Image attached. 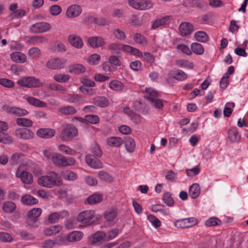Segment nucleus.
Wrapping results in <instances>:
<instances>
[{"label":"nucleus","instance_id":"45","mask_svg":"<svg viewBox=\"0 0 248 248\" xmlns=\"http://www.w3.org/2000/svg\"><path fill=\"white\" fill-rule=\"evenodd\" d=\"M145 93L146 98L149 100V97L155 98L159 97L160 93L154 88L148 87L145 89Z\"/></svg>","mask_w":248,"mask_h":248},{"label":"nucleus","instance_id":"39","mask_svg":"<svg viewBox=\"0 0 248 248\" xmlns=\"http://www.w3.org/2000/svg\"><path fill=\"white\" fill-rule=\"evenodd\" d=\"M63 155L58 153H54L52 155L51 162L56 166L62 167Z\"/></svg>","mask_w":248,"mask_h":248},{"label":"nucleus","instance_id":"20","mask_svg":"<svg viewBox=\"0 0 248 248\" xmlns=\"http://www.w3.org/2000/svg\"><path fill=\"white\" fill-rule=\"evenodd\" d=\"M89 241L91 244H96L101 241H105L104 232L97 231L92 234L88 238Z\"/></svg>","mask_w":248,"mask_h":248},{"label":"nucleus","instance_id":"47","mask_svg":"<svg viewBox=\"0 0 248 248\" xmlns=\"http://www.w3.org/2000/svg\"><path fill=\"white\" fill-rule=\"evenodd\" d=\"M42 209L40 208H34L30 210L28 213V217L30 219L38 217L42 213Z\"/></svg>","mask_w":248,"mask_h":248},{"label":"nucleus","instance_id":"30","mask_svg":"<svg viewBox=\"0 0 248 248\" xmlns=\"http://www.w3.org/2000/svg\"><path fill=\"white\" fill-rule=\"evenodd\" d=\"M85 67L82 64H76L69 67V72L72 74H79L85 72Z\"/></svg>","mask_w":248,"mask_h":248},{"label":"nucleus","instance_id":"11","mask_svg":"<svg viewBox=\"0 0 248 248\" xmlns=\"http://www.w3.org/2000/svg\"><path fill=\"white\" fill-rule=\"evenodd\" d=\"M81 7L77 4L70 5L67 9L65 16L69 18H74L79 16L82 12Z\"/></svg>","mask_w":248,"mask_h":248},{"label":"nucleus","instance_id":"33","mask_svg":"<svg viewBox=\"0 0 248 248\" xmlns=\"http://www.w3.org/2000/svg\"><path fill=\"white\" fill-rule=\"evenodd\" d=\"M61 229L62 227L60 225L51 226L45 229L44 232L46 235L50 236L56 234L60 232Z\"/></svg>","mask_w":248,"mask_h":248},{"label":"nucleus","instance_id":"27","mask_svg":"<svg viewBox=\"0 0 248 248\" xmlns=\"http://www.w3.org/2000/svg\"><path fill=\"white\" fill-rule=\"evenodd\" d=\"M107 144L112 147H118L124 143L123 140L117 137H111L107 139Z\"/></svg>","mask_w":248,"mask_h":248},{"label":"nucleus","instance_id":"56","mask_svg":"<svg viewBox=\"0 0 248 248\" xmlns=\"http://www.w3.org/2000/svg\"><path fill=\"white\" fill-rule=\"evenodd\" d=\"M58 150L60 152L64 153L67 155H74L76 154L75 151L64 144L59 145L58 146Z\"/></svg>","mask_w":248,"mask_h":248},{"label":"nucleus","instance_id":"9","mask_svg":"<svg viewBox=\"0 0 248 248\" xmlns=\"http://www.w3.org/2000/svg\"><path fill=\"white\" fill-rule=\"evenodd\" d=\"M51 28L50 25L46 22H41L32 24L30 28L33 33H41L48 31Z\"/></svg>","mask_w":248,"mask_h":248},{"label":"nucleus","instance_id":"31","mask_svg":"<svg viewBox=\"0 0 248 248\" xmlns=\"http://www.w3.org/2000/svg\"><path fill=\"white\" fill-rule=\"evenodd\" d=\"M61 174L64 180L69 181H75L78 178L77 174L70 170L62 171Z\"/></svg>","mask_w":248,"mask_h":248},{"label":"nucleus","instance_id":"18","mask_svg":"<svg viewBox=\"0 0 248 248\" xmlns=\"http://www.w3.org/2000/svg\"><path fill=\"white\" fill-rule=\"evenodd\" d=\"M55 134V130L51 128H40L36 132V135L38 137L44 139L51 138Z\"/></svg>","mask_w":248,"mask_h":248},{"label":"nucleus","instance_id":"1","mask_svg":"<svg viewBox=\"0 0 248 248\" xmlns=\"http://www.w3.org/2000/svg\"><path fill=\"white\" fill-rule=\"evenodd\" d=\"M37 183L42 186L50 188L61 186L62 184V179L56 172L51 171L39 178Z\"/></svg>","mask_w":248,"mask_h":248},{"label":"nucleus","instance_id":"40","mask_svg":"<svg viewBox=\"0 0 248 248\" xmlns=\"http://www.w3.org/2000/svg\"><path fill=\"white\" fill-rule=\"evenodd\" d=\"M202 0H183L182 4L186 8H191L193 7H199L201 5Z\"/></svg>","mask_w":248,"mask_h":248},{"label":"nucleus","instance_id":"5","mask_svg":"<svg viewBox=\"0 0 248 248\" xmlns=\"http://www.w3.org/2000/svg\"><path fill=\"white\" fill-rule=\"evenodd\" d=\"M118 212L115 208L107 209L103 214L105 227L114 225L117 220Z\"/></svg>","mask_w":248,"mask_h":248},{"label":"nucleus","instance_id":"19","mask_svg":"<svg viewBox=\"0 0 248 248\" xmlns=\"http://www.w3.org/2000/svg\"><path fill=\"white\" fill-rule=\"evenodd\" d=\"M228 137L232 143H238L241 140V135L236 127H232L228 131Z\"/></svg>","mask_w":248,"mask_h":248},{"label":"nucleus","instance_id":"57","mask_svg":"<svg viewBox=\"0 0 248 248\" xmlns=\"http://www.w3.org/2000/svg\"><path fill=\"white\" fill-rule=\"evenodd\" d=\"M147 218L153 227L155 228L160 227L161 225V221L159 219L153 215H148Z\"/></svg>","mask_w":248,"mask_h":248},{"label":"nucleus","instance_id":"2","mask_svg":"<svg viewBox=\"0 0 248 248\" xmlns=\"http://www.w3.org/2000/svg\"><path fill=\"white\" fill-rule=\"evenodd\" d=\"M78 133L77 129L73 125L66 124L62 126L60 138L63 141H68L77 136Z\"/></svg>","mask_w":248,"mask_h":248},{"label":"nucleus","instance_id":"4","mask_svg":"<svg viewBox=\"0 0 248 248\" xmlns=\"http://www.w3.org/2000/svg\"><path fill=\"white\" fill-rule=\"evenodd\" d=\"M129 6L134 9L144 11L152 8L153 2L150 0H128Z\"/></svg>","mask_w":248,"mask_h":248},{"label":"nucleus","instance_id":"34","mask_svg":"<svg viewBox=\"0 0 248 248\" xmlns=\"http://www.w3.org/2000/svg\"><path fill=\"white\" fill-rule=\"evenodd\" d=\"M16 124L19 126L30 127L33 125L32 121L25 118H18L16 119Z\"/></svg>","mask_w":248,"mask_h":248},{"label":"nucleus","instance_id":"16","mask_svg":"<svg viewBox=\"0 0 248 248\" xmlns=\"http://www.w3.org/2000/svg\"><path fill=\"white\" fill-rule=\"evenodd\" d=\"M180 35L185 36L190 34L193 31V27L191 24L187 22H184L180 24L179 27Z\"/></svg>","mask_w":248,"mask_h":248},{"label":"nucleus","instance_id":"13","mask_svg":"<svg viewBox=\"0 0 248 248\" xmlns=\"http://www.w3.org/2000/svg\"><path fill=\"white\" fill-rule=\"evenodd\" d=\"M86 162L91 168L99 169L103 168V164L94 155H88L86 156Z\"/></svg>","mask_w":248,"mask_h":248},{"label":"nucleus","instance_id":"10","mask_svg":"<svg viewBox=\"0 0 248 248\" xmlns=\"http://www.w3.org/2000/svg\"><path fill=\"white\" fill-rule=\"evenodd\" d=\"M3 109L9 114L18 117L26 116L29 113L26 109L16 107H4Z\"/></svg>","mask_w":248,"mask_h":248},{"label":"nucleus","instance_id":"63","mask_svg":"<svg viewBox=\"0 0 248 248\" xmlns=\"http://www.w3.org/2000/svg\"><path fill=\"white\" fill-rule=\"evenodd\" d=\"M165 203L169 206H172L174 204V201L170 192H166L163 197Z\"/></svg>","mask_w":248,"mask_h":248},{"label":"nucleus","instance_id":"51","mask_svg":"<svg viewBox=\"0 0 248 248\" xmlns=\"http://www.w3.org/2000/svg\"><path fill=\"white\" fill-rule=\"evenodd\" d=\"M133 39L136 43H138L141 46H144L147 44V42L145 38L140 33H135L134 35Z\"/></svg>","mask_w":248,"mask_h":248},{"label":"nucleus","instance_id":"8","mask_svg":"<svg viewBox=\"0 0 248 248\" xmlns=\"http://www.w3.org/2000/svg\"><path fill=\"white\" fill-rule=\"evenodd\" d=\"M15 136L19 139L24 140H30L34 138V134L30 129L25 128H18L15 132Z\"/></svg>","mask_w":248,"mask_h":248},{"label":"nucleus","instance_id":"61","mask_svg":"<svg viewBox=\"0 0 248 248\" xmlns=\"http://www.w3.org/2000/svg\"><path fill=\"white\" fill-rule=\"evenodd\" d=\"M25 15V11L20 9H18L14 12H11L9 15V17L11 19H16L23 17Z\"/></svg>","mask_w":248,"mask_h":248},{"label":"nucleus","instance_id":"60","mask_svg":"<svg viewBox=\"0 0 248 248\" xmlns=\"http://www.w3.org/2000/svg\"><path fill=\"white\" fill-rule=\"evenodd\" d=\"M49 11L51 15L56 16L61 13L62 11V8L59 5L55 4L49 7Z\"/></svg>","mask_w":248,"mask_h":248},{"label":"nucleus","instance_id":"25","mask_svg":"<svg viewBox=\"0 0 248 248\" xmlns=\"http://www.w3.org/2000/svg\"><path fill=\"white\" fill-rule=\"evenodd\" d=\"M124 85L121 81L116 79L113 80L109 83V87L114 92H122L124 90Z\"/></svg>","mask_w":248,"mask_h":248},{"label":"nucleus","instance_id":"46","mask_svg":"<svg viewBox=\"0 0 248 248\" xmlns=\"http://www.w3.org/2000/svg\"><path fill=\"white\" fill-rule=\"evenodd\" d=\"M125 147L127 152L132 153L135 148V142L131 138H128L125 141Z\"/></svg>","mask_w":248,"mask_h":248},{"label":"nucleus","instance_id":"54","mask_svg":"<svg viewBox=\"0 0 248 248\" xmlns=\"http://www.w3.org/2000/svg\"><path fill=\"white\" fill-rule=\"evenodd\" d=\"M100 59L99 54H93L88 57L87 62L91 65H97L99 63Z\"/></svg>","mask_w":248,"mask_h":248},{"label":"nucleus","instance_id":"43","mask_svg":"<svg viewBox=\"0 0 248 248\" xmlns=\"http://www.w3.org/2000/svg\"><path fill=\"white\" fill-rule=\"evenodd\" d=\"M194 38L198 42H206L208 40L207 34L203 31L196 32L194 35Z\"/></svg>","mask_w":248,"mask_h":248},{"label":"nucleus","instance_id":"41","mask_svg":"<svg viewBox=\"0 0 248 248\" xmlns=\"http://www.w3.org/2000/svg\"><path fill=\"white\" fill-rule=\"evenodd\" d=\"M93 103L100 107H106L108 105V100L103 96H97L93 99Z\"/></svg>","mask_w":248,"mask_h":248},{"label":"nucleus","instance_id":"38","mask_svg":"<svg viewBox=\"0 0 248 248\" xmlns=\"http://www.w3.org/2000/svg\"><path fill=\"white\" fill-rule=\"evenodd\" d=\"M21 202L26 205H33L38 203V200L31 195L26 194L22 197Z\"/></svg>","mask_w":248,"mask_h":248},{"label":"nucleus","instance_id":"7","mask_svg":"<svg viewBox=\"0 0 248 248\" xmlns=\"http://www.w3.org/2000/svg\"><path fill=\"white\" fill-rule=\"evenodd\" d=\"M66 60L58 57H52L46 63V66L50 69H61L66 64Z\"/></svg>","mask_w":248,"mask_h":248},{"label":"nucleus","instance_id":"44","mask_svg":"<svg viewBox=\"0 0 248 248\" xmlns=\"http://www.w3.org/2000/svg\"><path fill=\"white\" fill-rule=\"evenodd\" d=\"M28 56L32 60L38 59L41 56V51L37 47L31 48L28 51Z\"/></svg>","mask_w":248,"mask_h":248},{"label":"nucleus","instance_id":"42","mask_svg":"<svg viewBox=\"0 0 248 248\" xmlns=\"http://www.w3.org/2000/svg\"><path fill=\"white\" fill-rule=\"evenodd\" d=\"M16 208V204L11 201H7L3 203L2 209L3 211L7 213L13 212Z\"/></svg>","mask_w":248,"mask_h":248},{"label":"nucleus","instance_id":"36","mask_svg":"<svg viewBox=\"0 0 248 248\" xmlns=\"http://www.w3.org/2000/svg\"><path fill=\"white\" fill-rule=\"evenodd\" d=\"M103 200V196L99 193H95L90 196L87 199V202L90 204H94L100 202Z\"/></svg>","mask_w":248,"mask_h":248},{"label":"nucleus","instance_id":"22","mask_svg":"<svg viewBox=\"0 0 248 248\" xmlns=\"http://www.w3.org/2000/svg\"><path fill=\"white\" fill-rule=\"evenodd\" d=\"M68 216V212L63 210L60 212H54L48 217V220L51 223L57 222L60 218H62Z\"/></svg>","mask_w":248,"mask_h":248},{"label":"nucleus","instance_id":"55","mask_svg":"<svg viewBox=\"0 0 248 248\" xmlns=\"http://www.w3.org/2000/svg\"><path fill=\"white\" fill-rule=\"evenodd\" d=\"M70 76L66 74H59L53 76V79L57 82L60 83L65 82L70 79Z\"/></svg>","mask_w":248,"mask_h":248},{"label":"nucleus","instance_id":"15","mask_svg":"<svg viewBox=\"0 0 248 248\" xmlns=\"http://www.w3.org/2000/svg\"><path fill=\"white\" fill-rule=\"evenodd\" d=\"M55 194L59 199H64L70 202L73 201V195L68 189L60 188L56 191Z\"/></svg>","mask_w":248,"mask_h":248},{"label":"nucleus","instance_id":"17","mask_svg":"<svg viewBox=\"0 0 248 248\" xmlns=\"http://www.w3.org/2000/svg\"><path fill=\"white\" fill-rule=\"evenodd\" d=\"M68 40L70 45L76 48H81L83 46L82 39L78 35H69L68 37Z\"/></svg>","mask_w":248,"mask_h":248},{"label":"nucleus","instance_id":"59","mask_svg":"<svg viewBox=\"0 0 248 248\" xmlns=\"http://www.w3.org/2000/svg\"><path fill=\"white\" fill-rule=\"evenodd\" d=\"M220 223V220L216 217H210L205 222V225L207 227L217 226Z\"/></svg>","mask_w":248,"mask_h":248},{"label":"nucleus","instance_id":"14","mask_svg":"<svg viewBox=\"0 0 248 248\" xmlns=\"http://www.w3.org/2000/svg\"><path fill=\"white\" fill-rule=\"evenodd\" d=\"M88 44L93 48H98L105 44L104 39L101 36H92L87 39Z\"/></svg>","mask_w":248,"mask_h":248},{"label":"nucleus","instance_id":"24","mask_svg":"<svg viewBox=\"0 0 248 248\" xmlns=\"http://www.w3.org/2000/svg\"><path fill=\"white\" fill-rule=\"evenodd\" d=\"M149 102L151 107L157 110H161L165 101L163 100L155 98H149Z\"/></svg>","mask_w":248,"mask_h":248},{"label":"nucleus","instance_id":"12","mask_svg":"<svg viewBox=\"0 0 248 248\" xmlns=\"http://www.w3.org/2000/svg\"><path fill=\"white\" fill-rule=\"evenodd\" d=\"M16 176L20 178L21 181L25 184H30L33 182L32 174L26 171H22L19 167L16 172Z\"/></svg>","mask_w":248,"mask_h":248},{"label":"nucleus","instance_id":"50","mask_svg":"<svg viewBox=\"0 0 248 248\" xmlns=\"http://www.w3.org/2000/svg\"><path fill=\"white\" fill-rule=\"evenodd\" d=\"M112 32L114 37L119 40H124L126 38L124 31L120 29H115Z\"/></svg>","mask_w":248,"mask_h":248},{"label":"nucleus","instance_id":"64","mask_svg":"<svg viewBox=\"0 0 248 248\" xmlns=\"http://www.w3.org/2000/svg\"><path fill=\"white\" fill-rule=\"evenodd\" d=\"M60 112L63 114H71L75 113L77 111L74 107L68 106L61 108Z\"/></svg>","mask_w":248,"mask_h":248},{"label":"nucleus","instance_id":"26","mask_svg":"<svg viewBox=\"0 0 248 248\" xmlns=\"http://www.w3.org/2000/svg\"><path fill=\"white\" fill-rule=\"evenodd\" d=\"M11 60L17 63H24L26 61V56L20 52H15L10 54Z\"/></svg>","mask_w":248,"mask_h":248},{"label":"nucleus","instance_id":"58","mask_svg":"<svg viewBox=\"0 0 248 248\" xmlns=\"http://www.w3.org/2000/svg\"><path fill=\"white\" fill-rule=\"evenodd\" d=\"M13 240V237L9 233L0 232V241L2 242L10 243Z\"/></svg>","mask_w":248,"mask_h":248},{"label":"nucleus","instance_id":"28","mask_svg":"<svg viewBox=\"0 0 248 248\" xmlns=\"http://www.w3.org/2000/svg\"><path fill=\"white\" fill-rule=\"evenodd\" d=\"M120 231L118 228H113L107 232H104L105 241H109L115 238L120 233Z\"/></svg>","mask_w":248,"mask_h":248},{"label":"nucleus","instance_id":"29","mask_svg":"<svg viewBox=\"0 0 248 248\" xmlns=\"http://www.w3.org/2000/svg\"><path fill=\"white\" fill-rule=\"evenodd\" d=\"M26 100L30 105L36 107L44 108L46 106V104L45 102L33 97H28Z\"/></svg>","mask_w":248,"mask_h":248},{"label":"nucleus","instance_id":"6","mask_svg":"<svg viewBox=\"0 0 248 248\" xmlns=\"http://www.w3.org/2000/svg\"><path fill=\"white\" fill-rule=\"evenodd\" d=\"M17 83L28 88H37L42 85L40 80L33 77L22 78L17 81Z\"/></svg>","mask_w":248,"mask_h":248},{"label":"nucleus","instance_id":"52","mask_svg":"<svg viewBox=\"0 0 248 248\" xmlns=\"http://www.w3.org/2000/svg\"><path fill=\"white\" fill-rule=\"evenodd\" d=\"M235 104L233 102H228L226 104L223 110V114L225 117H229L232 112V108L234 107Z\"/></svg>","mask_w":248,"mask_h":248},{"label":"nucleus","instance_id":"21","mask_svg":"<svg viewBox=\"0 0 248 248\" xmlns=\"http://www.w3.org/2000/svg\"><path fill=\"white\" fill-rule=\"evenodd\" d=\"M171 19V16H166L156 19L152 24V28L155 29L160 26L168 25Z\"/></svg>","mask_w":248,"mask_h":248},{"label":"nucleus","instance_id":"37","mask_svg":"<svg viewBox=\"0 0 248 248\" xmlns=\"http://www.w3.org/2000/svg\"><path fill=\"white\" fill-rule=\"evenodd\" d=\"M191 51L196 55H201L204 52V48L202 46L198 43H193L190 46Z\"/></svg>","mask_w":248,"mask_h":248},{"label":"nucleus","instance_id":"49","mask_svg":"<svg viewBox=\"0 0 248 248\" xmlns=\"http://www.w3.org/2000/svg\"><path fill=\"white\" fill-rule=\"evenodd\" d=\"M78 223L77 217L76 218H70L65 222V226L66 228L69 229L76 228L79 226Z\"/></svg>","mask_w":248,"mask_h":248},{"label":"nucleus","instance_id":"32","mask_svg":"<svg viewBox=\"0 0 248 248\" xmlns=\"http://www.w3.org/2000/svg\"><path fill=\"white\" fill-rule=\"evenodd\" d=\"M201 191L199 185L195 183L192 184L189 189V195L193 199H195L199 196Z\"/></svg>","mask_w":248,"mask_h":248},{"label":"nucleus","instance_id":"53","mask_svg":"<svg viewBox=\"0 0 248 248\" xmlns=\"http://www.w3.org/2000/svg\"><path fill=\"white\" fill-rule=\"evenodd\" d=\"M176 48L178 51L182 52L187 55L190 56L192 55V52L191 50L189 48L188 46L184 44H178Z\"/></svg>","mask_w":248,"mask_h":248},{"label":"nucleus","instance_id":"62","mask_svg":"<svg viewBox=\"0 0 248 248\" xmlns=\"http://www.w3.org/2000/svg\"><path fill=\"white\" fill-rule=\"evenodd\" d=\"M98 175L100 178L103 181H105L107 182H111L113 180L112 177L105 171H99L98 172Z\"/></svg>","mask_w":248,"mask_h":248},{"label":"nucleus","instance_id":"48","mask_svg":"<svg viewBox=\"0 0 248 248\" xmlns=\"http://www.w3.org/2000/svg\"><path fill=\"white\" fill-rule=\"evenodd\" d=\"M46 41V38L43 36H35L31 37L28 42L33 45H38L39 44L44 43Z\"/></svg>","mask_w":248,"mask_h":248},{"label":"nucleus","instance_id":"35","mask_svg":"<svg viewBox=\"0 0 248 248\" xmlns=\"http://www.w3.org/2000/svg\"><path fill=\"white\" fill-rule=\"evenodd\" d=\"M171 75L174 78L177 80H184L187 78L186 74L180 69H176L172 71L171 72Z\"/></svg>","mask_w":248,"mask_h":248},{"label":"nucleus","instance_id":"23","mask_svg":"<svg viewBox=\"0 0 248 248\" xmlns=\"http://www.w3.org/2000/svg\"><path fill=\"white\" fill-rule=\"evenodd\" d=\"M83 236L80 231H73L66 236V240L69 242H76L80 241Z\"/></svg>","mask_w":248,"mask_h":248},{"label":"nucleus","instance_id":"3","mask_svg":"<svg viewBox=\"0 0 248 248\" xmlns=\"http://www.w3.org/2000/svg\"><path fill=\"white\" fill-rule=\"evenodd\" d=\"M95 212L92 210H87L80 212L77 216V220L84 226H91L94 223L93 218L95 217Z\"/></svg>","mask_w":248,"mask_h":248}]
</instances>
